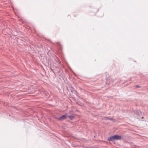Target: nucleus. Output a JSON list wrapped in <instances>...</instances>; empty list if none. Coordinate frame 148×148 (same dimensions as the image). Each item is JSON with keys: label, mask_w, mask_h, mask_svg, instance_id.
<instances>
[{"label": "nucleus", "mask_w": 148, "mask_h": 148, "mask_svg": "<svg viewBox=\"0 0 148 148\" xmlns=\"http://www.w3.org/2000/svg\"><path fill=\"white\" fill-rule=\"evenodd\" d=\"M67 117H69L70 119L72 120L74 117V116L73 115L71 116H68L67 115Z\"/></svg>", "instance_id": "obj_3"}, {"label": "nucleus", "mask_w": 148, "mask_h": 148, "mask_svg": "<svg viewBox=\"0 0 148 148\" xmlns=\"http://www.w3.org/2000/svg\"><path fill=\"white\" fill-rule=\"evenodd\" d=\"M67 117V115L66 114L60 117L59 119L60 120H62L66 119Z\"/></svg>", "instance_id": "obj_2"}, {"label": "nucleus", "mask_w": 148, "mask_h": 148, "mask_svg": "<svg viewBox=\"0 0 148 148\" xmlns=\"http://www.w3.org/2000/svg\"><path fill=\"white\" fill-rule=\"evenodd\" d=\"M108 119H109L110 120H113V119H112V118H108Z\"/></svg>", "instance_id": "obj_4"}, {"label": "nucleus", "mask_w": 148, "mask_h": 148, "mask_svg": "<svg viewBox=\"0 0 148 148\" xmlns=\"http://www.w3.org/2000/svg\"><path fill=\"white\" fill-rule=\"evenodd\" d=\"M136 88H138V87H139V86H136Z\"/></svg>", "instance_id": "obj_5"}, {"label": "nucleus", "mask_w": 148, "mask_h": 148, "mask_svg": "<svg viewBox=\"0 0 148 148\" xmlns=\"http://www.w3.org/2000/svg\"><path fill=\"white\" fill-rule=\"evenodd\" d=\"M122 138V137L119 135H115L113 136L110 137L108 139V141H113L116 140H119L121 139Z\"/></svg>", "instance_id": "obj_1"}]
</instances>
